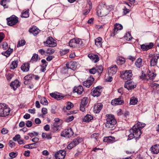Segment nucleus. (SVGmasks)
<instances>
[{"label":"nucleus","mask_w":159,"mask_h":159,"mask_svg":"<svg viewBox=\"0 0 159 159\" xmlns=\"http://www.w3.org/2000/svg\"><path fill=\"white\" fill-rule=\"evenodd\" d=\"M107 118L106 119V122L105 127L108 129H113L114 125L116 123V121L114 115L111 114L106 115Z\"/></svg>","instance_id":"f257e3e1"},{"label":"nucleus","mask_w":159,"mask_h":159,"mask_svg":"<svg viewBox=\"0 0 159 159\" xmlns=\"http://www.w3.org/2000/svg\"><path fill=\"white\" fill-rule=\"evenodd\" d=\"M10 111V108L6 104L0 103V116L4 117L8 115Z\"/></svg>","instance_id":"f03ea898"},{"label":"nucleus","mask_w":159,"mask_h":159,"mask_svg":"<svg viewBox=\"0 0 159 159\" xmlns=\"http://www.w3.org/2000/svg\"><path fill=\"white\" fill-rule=\"evenodd\" d=\"M110 11V10L108 9V7L104 5L99 10H98L97 13L99 16L102 17L106 16Z\"/></svg>","instance_id":"7ed1b4c3"},{"label":"nucleus","mask_w":159,"mask_h":159,"mask_svg":"<svg viewBox=\"0 0 159 159\" xmlns=\"http://www.w3.org/2000/svg\"><path fill=\"white\" fill-rule=\"evenodd\" d=\"M74 134L72 129L69 128L64 130L61 133V136L66 138H70Z\"/></svg>","instance_id":"20e7f679"},{"label":"nucleus","mask_w":159,"mask_h":159,"mask_svg":"<svg viewBox=\"0 0 159 159\" xmlns=\"http://www.w3.org/2000/svg\"><path fill=\"white\" fill-rule=\"evenodd\" d=\"M130 133H131L130 134V140L133 138H139L142 134L141 131H136L135 129H133V127L131 129H130Z\"/></svg>","instance_id":"39448f33"},{"label":"nucleus","mask_w":159,"mask_h":159,"mask_svg":"<svg viewBox=\"0 0 159 159\" xmlns=\"http://www.w3.org/2000/svg\"><path fill=\"white\" fill-rule=\"evenodd\" d=\"M43 43L46 46L49 47H55L57 46V43L55 40H54L53 38L51 37H48L45 42H44Z\"/></svg>","instance_id":"423d86ee"},{"label":"nucleus","mask_w":159,"mask_h":159,"mask_svg":"<svg viewBox=\"0 0 159 159\" xmlns=\"http://www.w3.org/2000/svg\"><path fill=\"white\" fill-rule=\"evenodd\" d=\"M82 141V139L80 138H77L74 139L73 141L67 146V148L71 149L73 147L78 145Z\"/></svg>","instance_id":"0eeeda50"},{"label":"nucleus","mask_w":159,"mask_h":159,"mask_svg":"<svg viewBox=\"0 0 159 159\" xmlns=\"http://www.w3.org/2000/svg\"><path fill=\"white\" fill-rule=\"evenodd\" d=\"M82 43V42L81 40L79 39H73L70 40L69 44L70 47L75 48L79 46Z\"/></svg>","instance_id":"6e6552de"},{"label":"nucleus","mask_w":159,"mask_h":159,"mask_svg":"<svg viewBox=\"0 0 159 159\" xmlns=\"http://www.w3.org/2000/svg\"><path fill=\"white\" fill-rule=\"evenodd\" d=\"M7 25L10 26L15 25L18 21V18L14 15L7 18Z\"/></svg>","instance_id":"1a4fd4ad"},{"label":"nucleus","mask_w":159,"mask_h":159,"mask_svg":"<svg viewBox=\"0 0 159 159\" xmlns=\"http://www.w3.org/2000/svg\"><path fill=\"white\" fill-rule=\"evenodd\" d=\"M102 92V87L101 86H98L93 89L91 93L93 96L98 97L100 96Z\"/></svg>","instance_id":"9d476101"},{"label":"nucleus","mask_w":159,"mask_h":159,"mask_svg":"<svg viewBox=\"0 0 159 159\" xmlns=\"http://www.w3.org/2000/svg\"><path fill=\"white\" fill-rule=\"evenodd\" d=\"M66 155V152L64 150H60L55 154L56 159H64Z\"/></svg>","instance_id":"9b49d317"},{"label":"nucleus","mask_w":159,"mask_h":159,"mask_svg":"<svg viewBox=\"0 0 159 159\" xmlns=\"http://www.w3.org/2000/svg\"><path fill=\"white\" fill-rule=\"evenodd\" d=\"M123 29L122 26L119 24L116 23L114 26L113 32L111 34V36H114L118 33L119 30H120Z\"/></svg>","instance_id":"f8f14e48"},{"label":"nucleus","mask_w":159,"mask_h":159,"mask_svg":"<svg viewBox=\"0 0 159 159\" xmlns=\"http://www.w3.org/2000/svg\"><path fill=\"white\" fill-rule=\"evenodd\" d=\"M123 102L122 97H120L119 98H115L112 100L111 102L112 105L113 106H116L118 105H121Z\"/></svg>","instance_id":"ddd939ff"},{"label":"nucleus","mask_w":159,"mask_h":159,"mask_svg":"<svg viewBox=\"0 0 159 159\" xmlns=\"http://www.w3.org/2000/svg\"><path fill=\"white\" fill-rule=\"evenodd\" d=\"M117 71V68L116 65H114L108 68V74L111 75H113L115 74Z\"/></svg>","instance_id":"4468645a"},{"label":"nucleus","mask_w":159,"mask_h":159,"mask_svg":"<svg viewBox=\"0 0 159 159\" xmlns=\"http://www.w3.org/2000/svg\"><path fill=\"white\" fill-rule=\"evenodd\" d=\"M120 77L124 80H129V70H125L120 72Z\"/></svg>","instance_id":"2eb2a0df"},{"label":"nucleus","mask_w":159,"mask_h":159,"mask_svg":"<svg viewBox=\"0 0 159 159\" xmlns=\"http://www.w3.org/2000/svg\"><path fill=\"white\" fill-rule=\"evenodd\" d=\"M145 125V124L144 123L139 122L133 126V129H135L136 131H141L142 129L143 128Z\"/></svg>","instance_id":"dca6fc26"},{"label":"nucleus","mask_w":159,"mask_h":159,"mask_svg":"<svg viewBox=\"0 0 159 159\" xmlns=\"http://www.w3.org/2000/svg\"><path fill=\"white\" fill-rule=\"evenodd\" d=\"M103 107V105L99 103L95 104L94 107L93 111L96 113H99Z\"/></svg>","instance_id":"f3484780"},{"label":"nucleus","mask_w":159,"mask_h":159,"mask_svg":"<svg viewBox=\"0 0 159 159\" xmlns=\"http://www.w3.org/2000/svg\"><path fill=\"white\" fill-rule=\"evenodd\" d=\"M94 80V79L92 77H90L89 79H88L84 81L83 83L84 86L87 88H89L93 84V81Z\"/></svg>","instance_id":"a211bd4d"},{"label":"nucleus","mask_w":159,"mask_h":159,"mask_svg":"<svg viewBox=\"0 0 159 159\" xmlns=\"http://www.w3.org/2000/svg\"><path fill=\"white\" fill-rule=\"evenodd\" d=\"M77 63L75 62L71 61L66 63V67L67 68L75 70L76 68Z\"/></svg>","instance_id":"6ab92c4d"},{"label":"nucleus","mask_w":159,"mask_h":159,"mask_svg":"<svg viewBox=\"0 0 159 159\" xmlns=\"http://www.w3.org/2000/svg\"><path fill=\"white\" fill-rule=\"evenodd\" d=\"M153 45V43L151 42L149 43L148 45H145L144 44H143L141 45V48L143 51H147L152 48Z\"/></svg>","instance_id":"aec40b11"},{"label":"nucleus","mask_w":159,"mask_h":159,"mask_svg":"<svg viewBox=\"0 0 159 159\" xmlns=\"http://www.w3.org/2000/svg\"><path fill=\"white\" fill-rule=\"evenodd\" d=\"M150 150L153 154H158L159 153V145L155 144L152 146L150 148Z\"/></svg>","instance_id":"412c9836"},{"label":"nucleus","mask_w":159,"mask_h":159,"mask_svg":"<svg viewBox=\"0 0 159 159\" xmlns=\"http://www.w3.org/2000/svg\"><path fill=\"white\" fill-rule=\"evenodd\" d=\"M135 65L137 68L140 69L143 66L142 59L140 57L138 58L135 62Z\"/></svg>","instance_id":"4be33fe9"},{"label":"nucleus","mask_w":159,"mask_h":159,"mask_svg":"<svg viewBox=\"0 0 159 159\" xmlns=\"http://www.w3.org/2000/svg\"><path fill=\"white\" fill-rule=\"evenodd\" d=\"M84 89L82 86L79 85L74 88L73 91L74 93H76L78 94H80L83 92Z\"/></svg>","instance_id":"5701e85b"},{"label":"nucleus","mask_w":159,"mask_h":159,"mask_svg":"<svg viewBox=\"0 0 159 159\" xmlns=\"http://www.w3.org/2000/svg\"><path fill=\"white\" fill-rule=\"evenodd\" d=\"M40 30L36 27H33L29 30V32L34 36L36 35L40 32Z\"/></svg>","instance_id":"b1692460"},{"label":"nucleus","mask_w":159,"mask_h":159,"mask_svg":"<svg viewBox=\"0 0 159 159\" xmlns=\"http://www.w3.org/2000/svg\"><path fill=\"white\" fill-rule=\"evenodd\" d=\"M10 86L14 90H15L18 87L20 86L19 82L17 80H16L11 83Z\"/></svg>","instance_id":"393cba45"},{"label":"nucleus","mask_w":159,"mask_h":159,"mask_svg":"<svg viewBox=\"0 0 159 159\" xmlns=\"http://www.w3.org/2000/svg\"><path fill=\"white\" fill-rule=\"evenodd\" d=\"M50 95L52 98L58 100H60L62 99L64 97L61 94L59 93H58V94H56L55 93H50Z\"/></svg>","instance_id":"a878e982"},{"label":"nucleus","mask_w":159,"mask_h":159,"mask_svg":"<svg viewBox=\"0 0 159 159\" xmlns=\"http://www.w3.org/2000/svg\"><path fill=\"white\" fill-rule=\"evenodd\" d=\"M30 64L28 63H25L23 64L21 66V69L25 72H27L30 69Z\"/></svg>","instance_id":"bb28decb"},{"label":"nucleus","mask_w":159,"mask_h":159,"mask_svg":"<svg viewBox=\"0 0 159 159\" xmlns=\"http://www.w3.org/2000/svg\"><path fill=\"white\" fill-rule=\"evenodd\" d=\"M102 39L101 37H98L95 40V44L98 47H102Z\"/></svg>","instance_id":"cd10ccee"},{"label":"nucleus","mask_w":159,"mask_h":159,"mask_svg":"<svg viewBox=\"0 0 159 159\" xmlns=\"http://www.w3.org/2000/svg\"><path fill=\"white\" fill-rule=\"evenodd\" d=\"M148 76V81L149 80H153L155 77L156 76V73L153 72H151L149 71V73L147 75Z\"/></svg>","instance_id":"c85d7f7f"},{"label":"nucleus","mask_w":159,"mask_h":159,"mask_svg":"<svg viewBox=\"0 0 159 159\" xmlns=\"http://www.w3.org/2000/svg\"><path fill=\"white\" fill-rule=\"evenodd\" d=\"M41 62L43 63V64L41 66L42 69H41V70L42 71L44 72L46 70V68L47 66L48 63L46 62L45 59L42 60Z\"/></svg>","instance_id":"c756f323"},{"label":"nucleus","mask_w":159,"mask_h":159,"mask_svg":"<svg viewBox=\"0 0 159 159\" xmlns=\"http://www.w3.org/2000/svg\"><path fill=\"white\" fill-rule=\"evenodd\" d=\"M36 143H34L29 144H27L25 145L24 147L26 148L32 149L37 148L38 146H36Z\"/></svg>","instance_id":"7c9ffc66"},{"label":"nucleus","mask_w":159,"mask_h":159,"mask_svg":"<svg viewBox=\"0 0 159 159\" xmlns=\"http://www.w3.org/2000/svg\"><path fill=\"white\" fill-rule=\"evenodd\" d=\"M93 117L92 116L89 114L87 115L83 118V121L84 122H88L93 119Z\"/></svg>","instance_id":"2f4dec72"},{"label":"nucleus","mask_w":159,"mask_h":159,"mask_svg":"<svg viewBox=\"0 0 159 159\" xmlns=\"http://www.w3.org/2000/svg\"><path fill=\"white\" fill-rule=\"evenodd\" d=\"M138 102V99L137 98L134 97H132L130 99V105H135Z\"/></svg>","instance_id":"473e14b6"},{"label":"nucleus","mask_w":159,"mask_h":159,"mask_svg":"<svg viewBox=\"0 0 159 159\" xmlns=\"http://www.w3.org/2000/svg\"><path fill=\"white\" fill-rule=\"evenodd\" d=\"M159 56H157V58L152 57L150 61V65L151 66H153L157 64V59L158 58Z\"/></svg>","instance_id":"72a5a7b5"},{"label":"nucleus","mask_w":159,"mask_h":159,"mask_svg":"<svg viewBox=\"0 0 159 159\" xmlns=\"http://www.w3.org/2000/svg\"><path fill=\"white\" fill-rule=\"evenodd\" d=\"M29 10L28 9L26 10H24L23 11V13L21 15V17L24 18H27L29 16Z\"/></svg>","instance_id":"f704fd0d"},{"label":"nucleus","mask_w":159,"mask_h":159,"mask_svg":"<svg viewBox=\"0 0 159 159\" xmlns=\"http://www.w3.org/2000/svg\"><path fill=\"white\" fill-rule=\"evenodd\" d=\"M38 59V55L37 54H33L32 57L30 62L33 63L37 61Z\"/></svg>","instance_id":"c9c22d12"},{"label":"nucleus","mask_w":159,"mask_h":159,"mask_svg":"<svg viewBox=\"0 0 159 159\" xmlns=\"http://www.w3.org/2000/svg\"><path fill=\"white\" fill-rule=\"evenodd\" d=\"M42 136L43 138H47L48 139H51L52 138L51 133L47 134L43 133L42 134Z\"/></svg>","instance_id":"e433bc0d"},{"label":"nucleus","mask_w":159,"mask_h":159,"mask_svg":"<svg viewBox=\"0 0 159 159\" xmlns=\"http://www.w3.org/2000/svg\"><path fill=\"white\" fill-rule=\"evenodd\" d=\"M125 62V58L122 57H120L117 60V62L120 65H122Z\"/></svg>","instance_id":"4c0bfd02"},{"label":"nucleus","mask_w":159,"mask_h":159,"mask_svg":"<svg viewBox=\"0 0 159 159\" xmlns=\"http://www.w3.org/2000/svg\"><path fill=\"white\" fill-rule=\"evenodd\" d=\"M18 63V62L17 61H13L10 66V68L11 69H14L16 68L17 66Z\"/></svg>","instance_id":"58836bf2"},{"label":"nucleus","mask_w":159,"mask_h":159,"mask_svg":"<svg viewBox=\"0 0 159 159\" xmlns=\"http://www.w3.org/2000/svg\"><path fill=\"white\" fill-rule=\"evenodd\" d=\"M140 77V79L143 80H148L147 75L145 74L143 70L142 71V75Z\"/></svg>","instance_id":"ea45409f"},{"label":"nucleus","mask_w":159,"mask_h":159,"mask_svg":"<svg viewBox=\"0 0 159 159\" xmlns=\"http://www.w3.org/2000/svg\"><path fill=\"white\" fill-rule=\"evenodd\" d=\"M40 103L41 104L44 105H47L48 104L47 100L45 97H43L41 98Z\"/></svg>","instance_id":"a19ab883"},{"label":"nucleus","mask_w":159,"mask_h":159,"mask_svg":"<svg viewBox=\"0 0 159 159\" xmlns=\"http://www.w3.org/2000/svg\"><path fill=\"white\" fill-rule=\"evenodd\" d=\"M136 87V84L133 82L131 79H130V90L133 89Z\"/></svg>","instance_id":"79ce46f5"},{"label":"nucleus","mask_w":159,"mask_h":159,"mask_svg":"<svg viewBox=\"0 0 159 159\" xmlns=\"http://www.w3.org/2000/svg\"><path fill=\"white\" fill-rule=\"evenodd\" d=\"M88 102V98H84L81 100L80 105L85 106L87 104Z\"/></svg>","instance_id":"37998d69"},{"label":"nucleus","mask_w":159,"mask_h":159,"mask_svg":"<svg viewBox=\"0 0 159 159\" xmlns=\"http://www.w3.org/2000/svg\"><path fill=\"white\" fill-rule=\"evenodd\" d=\"M91 57L94 62H96L99 60V57L97 55H91Z\"/></svg>","instance_id":"c03bdc74"},{"label":"nucleus","mask_w":159,"mask_h":159,"mask_svg":"<svg viewBox=\"0 0 159 159\" xmlns=\"http://www.w3.org/2000/svg\"><path fill=\"white\" fill-rule=\"evenodd\" d=\"M54 51L55 50L53 48H49L46 51V55L48 54H51L53 53Z\"/></svg>","instance_id":"a18cd8bd"},{"label":"nucleus","mask_w":159,"mask_h":159,"mask_svg":"<svg viewBox=\"0 0 159 159\" xmlns=\"http://www.w3.org/2000/svg\"><path fill=\"white\" fill-rule=\"evenodd\" d=\"M73 106V104L70 102H68L67 103L66 106V109L67 110H70Z\"/></svg>","instance_id":"49530a36"},{"label":"nucleus","mask_w":159,"mask_h":159,"mask_svg":"<svg viewBox=\"0 0 159 159\" xmlns=\"http://www.w3.org/2000/svg\"><path fill=\"white\" fill-rule=\"evenodd\" d=\"M97 71L99 74H101L102 73L103 70V68L102 66H99L97 67V69H96Z\"/></svg>","instance_id":"de8ad7c7"},{"label":"nucleus","mask_w":159,"mask_h":159,"mask_svg":"<svg viewBox=\"0 0 159 159\" xmlns=\"http://www.w3.org/2000/svg\"><path fill=\"white\" fill-rule=\"evenodd\" d=\"M28 134L29 135L31 138L33 137L34 136H37L38 133L36 132H34L33 133H29Z\"/></svg>","instance_id":"09e8293b"},{"label":"nucleus","mask_w":159,"mask_h":159,"mask_svg":"<svg viewBox=\"0 0 159 159\" xmlns=\"http://www.w3.org/2000/svg\"><path fill=\"white\" fill-rule=\"evenodd\" d=\"M32 75L31 74L27 75L24 77L25 80L28 81L31 79L32 77Z\"/></svg>","instance_id":"8fccbe9b"},{"label":"nucleus","mask_w":159,"mask_h":159,"mask_svg":"<svg viewBox=\"0 0 159 159\" xmlns=\"http://www.w3.org/2000/svg\"><path fill=\"white\" fill-rule=\"evenodd\" d=\"M13 51V49H8L7 50L6 52L5 53H6L7 55H5L7 57H8L10 54Z\"/></svg>","instance_id":"3c124183"},{"label":"nucleus","mask_w":159,"mask_h":159,"mask_svg":"<svg viewBox=\"0 0 159 159\" xmlns=\"http://www.w3.org/2000/svg\"><path fill=\"white\" fill-rule=\"evenodd\" d=\"M74 118L73 116H71L67 117L66 119V121L67 122H69L72 121Z\"/></svg>","instance_id":"603ef678"},{"label":"nucleus","mask_w":159,"mask_h":159,"mask_svg":"<svg viewBox=\"0 0 159 159\" xmlns=\"http://www.w3.org/2000/svg\"><path fill=\"white\" fill-rule=\"evenodd\" d=\"M25 43V41L24 40H22L19 42L17 45V47H20L24 45Z\"/></svg>","instance_id":"864d4df0"},{"label":"nucleus","mask_w":159,"mask_h":159,"mask_svg":"<svg viewBox=\"0 0 159 159\" xmlns=\"http://www.w3.org/2000/svg\"><path fill=\"white\" fill-rule=\"evenodd\" d=\"M125 88L126 89L128 90H129V80H127L124 84Z\"/></svg>","instance_id":"5fc2aeb1"},{"label":"nucleus","mask_w":159,"mask_h":159,"mask_svg":"<svg viewBox=\"0 0 159 159\" xmlns=\"http://www.w3.org/2000/svg\"><path fill=\"white\" fill-rule=\"evenodd\" d=\"M99 134L98 133H94L92 134L91 137L92 138L95 139L96 140H97Z\"/></svg>","instance_id":"6e6d98bb"},{"label":"nucleus","mask_w":159,"mask_h":159,"mask_svg":"<svg viewBox=\"0 0 159 159\" xmlns=\"http://www.w3.org/2000/svg\"><path fill=\"white\" fill-rule=\"evenodd\" d=\"M20 136L19 134H16L13 138V140L14 141H18L20 139Z\"/></svg>","instance_id":"4d7b16f0"},{"label":"nucleus","mask_w":159,"mask_h":159,"mask_svg":"<svg viewBox=\"0 0 159 159\" xmlns=\"http://www.w3.org/2000/svg\"><path fill=\"white\" fill-rule=\"evenodd\" d=\"M96 69H95L94 67H93L92 68L90 69L89 70V72L90 74H94L96 73Z\"/></svg>","instance_id":"13d9d810"},{"label":"nucleus","mask_w":159,"mask_h":159,"mask_svg":"<svg viewBox=\"0 0 159 159\" xmlns=\"http://www.w3.org/2000/svg\"><path fill=\"white\" fill-rule=\"evenodd\" d=\"M2 48L4 50H6L7 48L8 45L7 43L6 42H4L2 44Z\"/></svg>","instance_id":"bf43d9fd"},{"label":"nucleus","mask_w":159,"mask_h":159,"mask_svg":"<svg viewBox=\"0 0 159 159\" xmlns=\"http://www.w3.org/2000/svg\"><path fill=\"white\" fill-rule=\"evenodd\" d=\"M17 155L14 152H11L9 154V155L10 157L12 158L16 157L17 156Z\"/></svg>","instance_id":"052dcab7"},{"label":"nucleus","mask_w":159,"mask_h":159,"mask_svg":"<svg viewBox=\"0 0 159 159\" xmlns=\"http://www.w3.org/2000/svg\"><path fill=\"white\" fill-rule=\"evenodd\" d=\"M109 76L106 79V80L107 82H111L112 80V75H108Z\"/></svg>","instance_id":"680f3d73"},{"label":"nucleus","mask_w":159,"mask_h":159,"mask_svg":"<svg viewBox=\"0 0 159 159\" xmlns=\"http://www.w3.org/2000/svg\"><path fill=\"white\" fill-rule=\"evenodd\" d=\"M60 125V123H57L56 122H54L53 124V126L55 128L56 130H58V127Z\"/></svg>","instance_id":"e2e57ef3"},{"label":"nucleus","mask_w":159,"mask_h":159,"mask_svg":"<svg viewBox=\"0 0 159 159\" xmlns=\"http://www.w3.org/2000/svg\"><path fill=\"white\" fill-rule=\"evenodd\" d=\"M38 51L42 55H46V51L43 50V49H39Z\"/></svg>","instance_id":"0e129e2a"},{"label":"nucleus","mask_w":159,"mask_h":159,"mask_svg":"<svg viewBox=\"0 0 159 159\" xmlns=\"http://www.w3.org/2000/svg\"><path fill=\"white\" fill-rule=\"evenodd\" d=\"M32 122L30 120H28L26 123V125L27 127H30L32 126Z\"/></svg>","instance_id":"69168bd1"},{"label":"nucleus","mask_w":159,"mask_h":159,"mask_svg":"<svg viewBox=\"0 0 159 159\" xmlns=\"http://www.w3.org/2000/svg\"><path fill=\"white\" fill-rule=\"evenodd\" d=\"M5 37V35L2 32H0V43L2 41Z\"/></svg>","instance_id":"338daca9"},{"label":"nucleus","mask_w":159,"mask_h":159,"mask_svg":"<svg viewBox=\"0 0 159 159\" xmlns=\"http://www.w3.org/2000/svg\"><path fill=\"white\" fill-rule=\"evenodd\" d=\"M8 132V130L5 128H3L2 130V133L4 134H7Z\"/></svg>","instance_id":"774afa93"}]
</instances>
